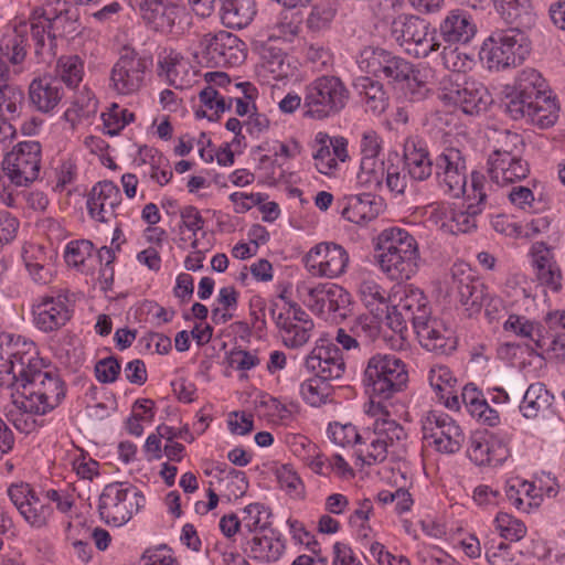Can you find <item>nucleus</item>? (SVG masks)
<instances>
[{"label":"nucleus","mask_w":565,"mask_h":565,"mask_svg":"<svg viewBox=\"0 0 565 565\" xmlns=\"http://www.w3.org/2000/svg\"><path fill=\"white\" fill-rule=\"evenodd\" d=\"M467 200L469 201L467 207L454 211L447 223L452 234H466L477 228V217L481 214L487 200L483 174L471 173V193L467 194Z\"/></svg>","instance_id":"obj_13"},{"label":"nucleus","mask_w":565,"mask_h":565,"mask_svg":"<svg viewBox=\"0 0 565 565\" xmlns=\"http://www.w3.org/2000/svg\"><path fill=\"white\" fill-rule=\"evenodd\" d=\"M507 196L510 203L522 211L535 212L536 201L533 191L525 185L511 184V188L507 192Z\"/></svg>","instance_id":"obj_59"},{"label":"nucleus","mask_w":565,"mask_h":565,"mask_svg":"<svg viewBox=\"0 0 565 565\" xmlns=\"http://www.w3.org/2000/svg\"><path fill=\"white\" fill-rule=\"evenodd\" d=\"M24 94L23 90L11 84L0 92V114L8 116L9 119H14L19 116L20 109L23 105Z\"/></svg>","instance_id":"obj_51"},{"label":"nucleus","mask_w":565,"mask_h":565,"mask_svg":"<svg viewBox=\"0 0 565 565\" xmlns=\"http://www.w3.org/2000/svg\"><path fill=\"white\" fill-rule=\"evenodd\" d=\"M348 264L347 250L335 243H320L306 256V266L312 274L329 278L342 275Z\"/></svg>","instance_id":"obj_14"},{"label":"nucleus","mask_w":565,"mask_h":565,"mask_svg":"<svg viewBox=\"0 0 565 565\" xmlns=\"http://www.w3.org/2000/svg\"><path fill=\"white\" fill-rule=\"evenodd\" d=\"M468 456L478 466L492 465L493 461H498L493 458L489 443L482 438H471Z\"/></svg>","instance_id":"obj_63"},{"label":"nucleus","mask_w":565,"mask_h":565,"mask_svg":"<svg viewBox=\"0 0 565 565\" xmlns=\"http://www.w3.org/2000/svg\"><path fill=\"white\" fill-rule=\"evenodd\" d=\"M256 14L254 0H225L221 9L224 25L231 29L247 26Z\"/></svg>","instance_id":"obj_35"},{"label":"nucleus","mask_w":565,"mask_h":565,"mask_svg":"<svg viewBox=\"0 0 565 565\" xmlns=\"http://www.w3.org/2000/svg\"><path fill=\"white\" fill-rule=\"evenodd\" d=\"M25 46L26 38L20 33L0 39V71L21 64L26 55Z\"/></svg>","instance_id":"obj_38"},{"label":"nucleus","mask_w":565,"mask_h":565,"mask_svg":"<svg viewBox=\"0 0 565 565\" xmlns=\"http://www.w3.org/2000/svg\"><path fill=\"white\" fill-rule=\"evenodd\" d=\"M94 245L88 239L72 241L66 245L64 258L70 266L79 267L92 256Z\"/></svg>","instance_id":"obj_58"},{"label":"nucleus","mask_w":565,"mask_h":565,"mask_svg":"<svg viewBox=\"0 0 565 565\" xmlns=\"http://www.w3.org/2000/svg\"><path fill=\"white\" fill-rule=\"evenodd\" d=\"M138 6L142 19L160 32H170L183 11L177 0H140Z\"/></svg>","instance_id":"obj_23"},{"label":"nucleus","mask_w":565,"mask_h":565,"mask_svg":"<svg viewBox=\"0 0 565 565\" xmlns=\"http://www.w3.org/2000/svg\"><path fill=\"white\" fill-rule=\"evenodd\" d=\"M477 32L470 14L462 9L447 13L439 24V35L448 44L468 43Z\"/></svg>","instance_id":"obj_25"},{"label":"nucleus","mask_w":565,"mask_h":565,"mask_svg":"<svg viewBox=\"0 0 565 565\" xmlns=\"http://www.w3.org/2000/svg\"><path fill=\"white\" fill-rule=\"evenodd\" d=\"M423 439L441 454L458 452L465 441L460 426L447 414L430 411L422 419Z\"/></svg>","instance_id":"obj_9"},{"label":"nucleus","mask_w":565,"mask_h":565,"mask_svg":"<svg viewBox=\"0 0 565 565\" xmlns=\"http://www.w3.org/2000/svg\"><path fill=\"white\" fill-rule=\"evenodd\" d=\"M428 381L430 386L436 391L439 399L449 409H459V396L455 390L457 380L452 372L445 365H436L430 369Z\"/></svg>","instance_id":"obj_30"},{"label":"nucleus","mask_w":565,"mask_h":565,"mask_svg":"<svg viewBox=\"0 0 565 565\" xmlns=\"http://www.w3.org/2000/svg\"><path fill=\"white\" fill-rule=\"evenodd\" d=\"M330 137L326 134L319 132L316 137V142L319 145V148L315 152L313 159L316 161V168L322 174H329L337 167L335 158L332 156L328 145Z\"/></svg>","instance_id":"obj_56"},{"label":"nucleus","mask_w":565,"mask_h":565,"mask_svg":"<svg viewBox=\"0 0 565 565\" xmlns=\"http://www.w3.org/2000/svg\"><path fill=\"white\" fill-rule=\"evenodd\" d=\"M34 323L43 332H53L64 327L73 315L65 294L44 296L33 305Z\"/></svg>","instance_id":"obj_17"},{"label":"nucleus","mask_w":565,"mask_h":565,"mask_svg":"<svg viewBox=\"0 0 565 565\" xmlns=\"http://www.w3.org/2000/svg\"><path fill=\"white\" fill-rule=\"evenodd\" d=\"M373 430L380 438L384 439L388 448L395 447L396 444L404 440L407 436L402 425L388 418L376 419Z\"/></svg>","instance_id":"obj_52"},{"label":"nucleus","mask_w":565,"mask_h":565,"mask_svg":"<svg viewBox=\"0 0 565 565\" xmlns=\"http://www.w3.org/2000/svg\"><path fill=\"white\" fill-rule=\"evenodd\" d=\"M404 163L408 175L415 181H425L433 173L435 162L430 159L427 146L414 138H409L404 145Z\"/></svg>","instance_id":"obj_27"},{"label":"nucleus","mask_w":565,"mask_h":565,"mask_svg":"<svg viewBox=\"0 0 565 565\" xmlns=\"http://www.w3.org/2000/svg\"><path fill=\"white\" fill-rule=\"evenodd\" d=\"M461 73L445 74L439 81V98L446 103L457 105L463 83L460 82Z\"/></svg>","instance_id":"obj_60"},{"label":"nucleus","mask_w":565,"mask_h":565,"mask_svg":"<svg viewBox=\"0 0 565 565\" xmlns=\"http://www.w3.org/2000/svg\"><path fill=\"white\" fill-rule=\"evenodd\" d=\"M153 66V58L148 54L138 55L131 47L125 46L111 71H148Z\"/></svg>","instance_id":"obj_46"},{"label":"nucleus","mask_w":565,"mask_h":565,"mask_svg":"<svg viewBox=\"0 0 565 565\" xmlns=\"http://www.w3.org/2000/svg\"><path fill=\"white\" fill-rule=\"evenodd\" d=\"M397 307L401 311L399 316L408 319L413 328L431 317L428 300L424 292L417 288L407 287Z\"/></svg>","instance_id":"obj_33"},{"label":"nucleus","mask_w":565,"mask_h":565,"mask_svg":"<svg viewBox=\"0 0 565 565\" xmlns=\"http://www.w3.org/2000/svg\"><path fill=\"white\" fill-rule=\"evenodd\" d=\"M381 207V200H376L371 193L350 195L345 198L341 214L351 223L363 224L376 218Z\"/></svg>","instance_id":"obj_28"},{"label":"nucleus","mask_w":565,"mask_h":565,"mask_svg":"<svg viewBox=\"0 0 565 565\" xmlns=\"http://www.w3.org/2000/svg\"><path fill=\"white\" fill-rule=\"evenodd\" d=\"M522 74L525 77L520 78L513 87L505 88V111L514 120H527L534 99L544 86L541 73Z\"/></svg>","instance_id":"obj_11"},{"label":"nucleus","mask_w":565,"mask_h":565,"mask_svg":"<svg viewBox=\"0 0 565 565\" xmlns=\"http://www.w3.org/2000/svg\"><path fill=\"white\" fill-rule=\"evenodd\" d=\"M243 516V525L244 527L250 532H266L268 525L270 524L268 519L271 515V512L268 508L260 503H252L244 509Z\"/></svg>","instance_id":"obj_47"},{"label":"nucleus","mask_w":565,"mask_h":565,"mask_svg":"<svg viewBox=\"0 0 565 565\" xmlns=\"http://www.w3.org/2000/svg\"><path fill=\"white\" fill-rule=\"evenodd\" d=\"M20 384L14 399L18 409L45 415L55 409L66 396V384L56 370L39 356L34 342L9 333H0V386Z\"/></svg>","instance_id":"obj_1"},{"label":"nucleus","mask_w":565,"mask_h":565,"mask_svg":"<svg viewBox=\"0 0 565 565\" xmlns=\"http://www.w3.org/2000/svg\"><path fill=\"white\" fill-rule=\"evenodd\" d=\"M539 350L556 363L565 364V333L545 334Z\"/></svg>","instance_id":"obj_61"},{"label":"nucleus","mask_w":565,"mask_h":565,"mask_svg":"<svg viewBox=\"0 0 565 565\" xmlns=\"http://www.w3.org/2000/svg\"><path fill=\"white\" fill-rule=\"evenodd\" d=\"M392 36L403 44H415L422 47V53L437 51L439 44L429 38V23L416 15L399 14L391 24Z\"/></svg>","instance_id":"obj_15"},{"label":"nucleus","mask_w":565,"mask_h":565,"mask_svg":"<svg viewBox=\"0 0 565 565\" xmlns=\"http://www.w3.org/2000/svg\"><path fill=\"white\" fill-rule=\"evenodd\" d=\"M66 541L71 542L75 550L77 557L83 562H88L92 557V547L89 539L84 537V532L81 531V526L75 525L71 520L67 521L65 527Z\"/></svg>","instance_id":"obj_55"},{"label":"nucleus","mask_w":565,"mask_h":565,"mask_svg":"<svg viewBox=\"0 0 565 565\" xmlns=\"http://www.w3.org/2000/svg\"><path fill=\"white\" fill-rule=\"evenodd\" d=\"M120 202L121 194L114 182H98L93 186L87 199L88 213L99 222H108L110 217L116 216V209Z\"/></svg>","instance_id":"obj_21"},{"label":"nucleus","mask_w":565,"mask_h":565,"mask_svg":"<svg viewBox=\"0 0 565 565\" xmlns=\"http://www.w3.org/2000/svg\"><path fill=\"white\" fill-rule=\"evenodd\" d=\"M335 9L329 1H321L315 4L307 18V26L315 32L328 28L333 20Z\"/></svg>","instance_id":"obj_54"},{"label":"nucleus","mask_w":565,"mask_h":565,"mask_svg":"<svg viewBox=\"0 0 565 565\" xmlns=\"http://www.w3.org/2000/svg\"><path fill=\"white\" fill-rule=\"evenodd\" d=\"M157 66L160 71L200 68L199 64L192 58L183 56V54L172 47H160L157 52Z\"/></svg>","instance_id":"obj_43"},{"label":"nucleus","mask_w":565,"mask_h":565,"mask_svg":"<svg viewBox=\"0 0 565 565\" xmlns=\"http://www.w3.org/2000/svg\"><path fill=\"white\" fill-rule=\"evenodd\" d=\"M104 131L109 136H117L128 124L135 120V114L114 103L107 111L102 114Z\"/></svg>","instance_id":"obj_44"},{"label":"nucleus","mask_w":565,"mask_h":565,"mask_svg":"<svg viewBox=\"0 0 565 565\" xmlns=\"http://www.w3.org/2000/svg\"><path fill=\"white\" fill-rule=\"evenodd\" d=\"M285 544L279 537L268 535L266 532H256L246 541L244 552L252 558L270 563L276 562L282 555Z\"/></svg>","instance_id":"obj_29"},{"label":"nucleus","mask_w":565,"mask_h":565,"mask_svg":"<svg viewBox=\"0 0 565 565\" xmlns=\"http://www.w3.org/2000/svg\"><path fill=\"white\" fill-rule=\"evenodd\" d=\"M20 514L30 526L44 529L49 525L50 519L53 515V508L50 504L41 503L40 499L35 495Z\"/></svg>","instance_id":"obj_48"},{"label":"nucleus","mask_w":565,"mask_h":565,"mask_svg":"<svg viewBox=\"0 0 565 565\" xmlns=\"http://www.w3.org/2000/svg\"><path fill=\"white\" fill-rule=\"evenodd\" d=\"M491 103L492 97L483 85L475 82H463L460 99L457 100V105L460 106L465 114L478 115L486 111Z\"/></svg>","instance_id":"obj_36"},{"label":"nucleus","mask_w":565,"mask_h":565,"mask_svg":"<svg viewBox=\"0 0 565 565\" xmlns=\"http://www.w3.org/2000/svg\"><path fill=\"white\" fill-rule=\"evenodd\" d=\"M522 147L523 139L521 135L504 130L499 134L497 146L493 152L489 156V159L505 158V156L508 158H511L512 156L521 157Z\"/></svg>","instance_id":"obj_49"},{"label":"nucleus","mask_w":565,"mask_h":565,"mask_svg":"<svg viewBox=\"0 0 565 565\" xmlns=\"http://www.w3.org/2000/svg\"><path fill=\"white\" fill-rule=\"evenodd\" d=\"M503 329L525 340L529 345L535 349H540L545 335L544 326L541 322L518 313L509 315L503 323Z\"/></svg>","instance_id":"obj_34"},{"label":"nucleus","mask_w":565,"mask_h":565,"mask_svg":"<svg viewBox=\"0 0 565 565\" xmlns=\"http://www.w3.org/2000/svg\"><path fill=\"white\" fill-rule=\"evenodd\" d=\"M349 99V90L334 75H323L307 87L305 116L324 119L341 111Z\"/></svg>","instance_id":"obj_5"},{"label":"nucleus","mask_w":565,"mask_h":565,"mask_svg":"<svg viewBox=\"0 0 565 565\" xmlns=\"http://www.w3.org/2000/svg\"><path fill=\"white\" fill-rule=\"evenodd\" d=\"M363 443H367L365 450H360L361 454H364L363 461L366 465H373L377 462H383L388 454V447L386 446L384 439L380 438L376 433L367 431L363 435Z\"/></svg>","instance_id":"obj_53"},{"label":"nucleus","mask_w":565,"mask_h":565,"mask_svg":"<svg viewBox=\"0 0 565 565\" xmlns=\"http://www.w3.org/2000/svg\"><path fill=\"white\" fill-rule=\"evenodd\" d=\"M353 86L363 98L366 111L375 116L385 111L388 106V96L379 81L370 76H360L354 81Z\"/></svg>","instance_id":"obj_32"},{"label":"nucleus","mask_w":565,"mask_h":565,"mask_svg":"<svg viewBox=\"0 0 565 565\" xmlns=\"http://www.w3.org/2000/svg\"><path fill=\"white\" fill-rule=\"evenodd\" d=\"M356 63L361 71H411L407 62L392 56L382 49H363Z\"/></svg>","instance_id":"obj_31"},{"label":"nucleus","mask_w":565,"mask_h":565,"mask_svg":"<svg viewBox=\"0 0 565 565\" xmlns=\"http://www.w3.org/2000/svg\"><path fill=\"white\" fill-rule=\"evenodd\" d=\"M328 433L332 441L342 447L362 444L363 440V435L359 434L352 424L332 423Z\"/></svg>","instance_id":"obj_57"},{"label":"nucleus","mask_w":565,"mask_h":565,"mask_svg":"<svg viewBox=\"0 0 565 565\" xmlns=\"http://www.w3.org/2000/svg\"><path fill=\"white\" fill-rule=\"evenodd\" d=\"M376 250L380 268L391 280L403 282L418 271L419 246L408 231L401 227L385 228L377 237Z\"/></svg>","instance_id":"obj_3"},{"label":"nucleus","mask_w":565,"mask_h":565,"mask_svg":"<svg viewBox=\"0 0 565 565\" xmlns=\"http://www.w3.org/2000/svg\"><path fill=\"white\" fill-rule=\"evenodd\" d=\"M497 11L510 24L507 29H494L483 42L479 56L489 71L519 67L530 55L531 42L522 29L536 22L530 0H493Z\"/></svg>","instance_id":"obj_2"},{"label":"nucleus","mask_w":565,"mask_h":565,"mask_svg":"<svg viewBox=\"0 0 565 565\" xmlns=\"http://www.w3.org/2000/svg\"><path fill=\"white\" fill-rule=\"evenodd\" d=\"M194 61L205 68L237 67L245 60L244 50L237 38L221 32L217 35L207 34L201 42V50L193 53Z\"/></svg>","instance_id":"obj_8"},{"label":"nucleus","mask_w":565,"mask_h":565,"mask_svg":"<svg viewBox=\"0 0 565 565\" xmlns=\"http://www.w3.org/2000/svg\"><path fill=\"white\" fill-rule=\"evenodd\" d=\"M329 381L315 376L305 381L300 386L303 399L311 406L324 404L331 395Z\"/></svg>","instance_id":"obj_45"},{"label":"nucleus","mask_w":565,"mask_h":565,"mask_svg":"<svg viewBox=\"0 0 565 565\" xmlns=\"http://www.w3.org/2000/svg\"><path fill=\"white\" fill-rule=\"evenodd\" d=\"M120 371L121 365L115 356L102 359L95 364V376L103 384L114 383Z\"/></svg>","instance_id":"obj_64"},{"label":"nucleus","mask_w":565,"mask_h":565,"mask_svg":"<svg viewBox=\"0 0 565 565\" xmlns=\"http://www.w3.org/2000/svg\"><path fill=\"white\" fill-rule=\"evenodd\" d=\"M419 344L427 351L449 355L457 348L454 330L437 317H429L414 327Z\"/></svg>","instance_id":"obj_16"},{"label":"nucleus","mask_w":565,"mask_h":565,"mask_svg":"<svg viewBox=\"0 0 565 565\" xmlns=\"http://www.w3.org/2000/svg\"><path fill=\"white\" fill-rule=\"evenodd\" d=\"M359 295L369 311H374L375 308H379L380 310H383L384 313L386 312L388 301L387 292L374 279L365 278L361 280L359 285Z\"/></svg>","instance_id":"obj_41"},{"label":"nucleus","mask_w":565,"mask_h":565,"mask_svg":"<svg viewBox=\"0 0 565 565\" xmlns=\"http://www.w3.org/2000/svg\"><path fill=\"white\" fill-rule=\"evenodd\" d=\"M61 81L47 73L32 81L29 97L39 111L47 114L60 104L63 97Z\"/></svg>","instance_id":"obj_26"},{"label":"nucleus","mask_w":565,"mask_h":565,"mask_svg":"<svg viewBox=\"0 0 565 565\" xmlns=\"http://www.w3.org/2000/svg\"><path fill=\"white\" fill-rule=\"evenodd\" d=\"M494 525L500 536L511 542L522 540L526 534L525 524L511 514L500 512L494 519Z\"/></svg>","instance_id":"obj_50"},{"label":"nucleus","mask_w":565,"mask_h":565,"mask_svg":"<svg viewBox=\"0 0 565 565\" xmlns=\"http://www.w3.org/2000/svg\"><path fill=\"white\" fill-rule=\"evenodd\" d=\"M98 102L90 92L77 97L72 106L64 113V119L71 124L72 128L88 121L97 113Z\"/></svg>","instance_id":"obj_40"},{"label":"nucleus","mask_w":565,"mask_h":565,"mask_svg":"<svg viewBox=\"0 0 565 565\" xmlns=\"http://www.w3.org/2000/svg\"><path fill=\"white\" fill-rule=\"evenodd\" d=\"M145 498L137 488L124 482H113L99 495L98 512L106 523L120 526L138 512Z\"/></svg>","instance_id":"obj_6"},{"label":"nucleus","mask_w":565,"mask_h":565,"mask_svg":"<svg viewBox=\"0 0 565 565\" xmlns=\"http://www.w3.org/2000/svg\"><path fill=\"white\" fill-rule=\"evenodd\" d=\"M558 113L559 107L555 99L546 96L544 86H542L541 94L536 95L532 105L531 115H529L526 121L540 129H547L555 125L558 119Z\"/></svg>","instance_id":"obj_37"},{"label":"nucleus","mask_w":565,"mask_h":565,"mask_svg":"<svg viewBox=\"0 0 565 565\" xmlns=\"http://www.w3.org/2000/svg\"><path fill=\"white\" fill-rule=\"evenodd\" d=\"M309 298L315 300V306L320 313H327L328 318L340 322L347 319L353 312V301L350 292L338 285L329 288H312L308 294Z\"/></svg>","instance_id":"obj_19"},{"label":"nucleus","mask_w":565,"mask_h":565,"mask_svg":"<svg viewBox=\"0 0 565 565\" xmlns=\"http://www.w3.org/2000/svg\"><path fill=\"white\" fill-rule=\"evenodd\" d=\"M408 382V372L403 360L394 354H375L366 363L363 384L374 404L392 398L402 392Z\"/></svg>","instance_id":"obj_4"},{"label":"nucleus","mask_w":565,"mask_h":565,"mask_svg":"<svg viewBox=\"0 0 565 565\" xmlns=\"http://www.w3.org/2000/svg\"><path fill=\"white\" fill-rule=\"evenodd\" d=\"M452 284L469 316L480 312L488 297L487 285L463 263L451 268Z\"/></svg>","instance_id":"obj_12"},{"label":"nucleus","mask_w":565,"mask_h":565,"mask_svg":"<svg viewBox=\"0 0 565 565\" xmlns=\"http://www.w3.org/2000/svg\"><path fill=\"white\" fill-rule=\"evenodd\" d=\"M308 372L327 381L339 380L345 372L341 350L333 343L316 345L305 361Z\"/></svg>","instance_id":"obj_18"},{"label":"nucleus","mask_w":565,"mask_h":565,"mask_svg":"<svg viewBox=\"0 0 565 565\" xmlns=\"http://www.w3.org/2000/svg\"><path fill=\"white\" fill-rule=\"evenodd\" d=\"M530 173V166L522 157L488 159V175L499 188L509 186L524 180Z\"/></svg>","instance_id":"obj_24"},{"label":"nucleus","mask_w":565,"mask_h":565,"mask_svg":"<svg viewBox=\"0 0 565 565\" xmlns=\"http://www.w3.org/2000/svg\"><path fill=\"white\" fill-rule=\"evenodd\" d=\"M312 327L313 323L302 326L291 323L286 331L281 333L284 344L291 349L305 345L309 341Z\"/></svg>","instance_id":"obj_62"},{"label":"nucleus","mask_w":565,"mask_h":565,"mask_svg":"<svg viewBox=\"0 0 565 565\" xmlns=\"http://www.w3.org/2000/svg\"><path fill=\"white\" fill-rule=\"evenodd\" d=\"M383 160H361L358 183L369 191H376L382 186L385 177Z\"/></svg>","instance_id":"obj_42"},{"label":"nucleus","mask_w":565,"mask_h":565,"mask_svg":"<svg viewBox=\"0 0 565 565\" xmlns=\"http://www.w3.org/2000/svg\"><path fill=\"white\" fill-rule=\"evenodd\" d=\"M384 311L375 308L370 315H360L350 326V332L359 338L363 344L373 342L381 332V322Z\"/></svg>","instance_id":"obj_39"},{"label":"nucleus","mask_w":565,"mask_h":565,"mask_svg":"<svg viewBox=\"0 0 565 565\" xmlns=\"http://www.w3.org/2000/svg\"><path fill=\"white\" fill-rule=\"evenodd\" d=\"M553 401V394L543 383H533L527 387L523 396L520 411L525 418L546 417L551 415L552 419L548 423H543L542 426L544 428L556 426L559 422V417L552 409Z\"/></svg>","instance_id":"obj_22"},{"label":"nucleus","mask_w":565,"mask_h":565,"mask_svg":"<svg viewBox=\"0 0 565 565\" xmlns=\"http://www.w3.org/2000/svg\"><path fill=\"white\" fill-rule=\"evenodd\" d=\"M435 173L444 193L459 198L466 193V161L460 150L446 148L435 159Z\"/></svg>","instance_id":"obj_10"},{"label":"nucleus","mask_w":565,"mask_h":565,"mask_svg":"<svg viewBox=\"0 0 565 565\" xmlns=\"http://www.w3.org/2000/svg\"><path fill=\"white\" fill-rule=\"evenodd\" d=\"M531 265L540 285L553 291L562 288L563 275L552 249L544 242H535L530 248Z\"/></svg>","instance_id":"obj_20"},{"label":"nucleus","mask_w":565,"mask_h":565,"mask_svg":"<svg viewBox=\"0 0 565 565\" xmlns=\"http://www.w3.org/2000/svg\"><path fill=\"white\" fill-rule=\"evenodd\" d=\"M42 147L38 141H21L2 160V171L11 183L28 186L40 174Z\"/></svg>","instance_id":"obj_7"}]
</instances>
